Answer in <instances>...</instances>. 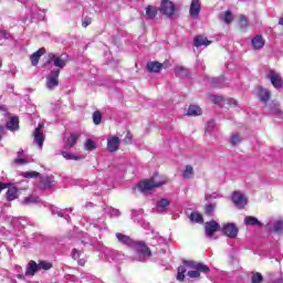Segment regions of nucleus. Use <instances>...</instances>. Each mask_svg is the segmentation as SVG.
Masks as SVG:
<instances>
[{"label": "nucleus", "instance_id": "nucleus-1", "mask_svg": "<svg viewBox=\"0 0 283 283\" xmlns=\"http://www.w3.org/2000/svg\"><path fill=\"white\" fill-rule=\"evenodd\" d=\"M187 268L191 269L190 271H188V277H190L191 280L200 277L201 273H211V269H209V265L202 262L184 261V265H180L177 269L178 282H185V273H187Z\"/></svg>", "mask_w": 283, "mask_h": 283}, {"label": "nucleus", "instance_id": "nucleus-2", "mask_svg": "<svg viewBox=\"0 0 283 283\" xmlns=\"http://www.w3.org/2000/svg\"><path fill=\"white\" fill-rule=\"evenodd\" d=\"M165 182L166 181H156V179L150 178L137 184V189L140 191V193H149V191H154V189H158V187H163Z\"/></svg>", "mask_w": 283, "mask_h": 283}, {"label": "nucleus", "instance_id": "nucleus-3", "mask_svg": "<svg viewBox=\"0 0 283 283\" xmlns=\"http://www.w3.org/2000/svg\"><path fill=\"white\" fill-rule=\"evenodd\" d=\"M158 10L160 14H164L165 17H174V14H176V6L171 0H161Z\"/></svg>", "mask_w": 283, "mask_h": 283}, {"label": "nucleus", "instance_id": "nucleus-4", "mask_svg": "<svg viewBox=\"0 0 283 283\" xmlns=\"http://www.w3.org/2000/svg\"><path fill=\"white\" fill-rule=\"evenodd\" d=\"M133 248L138 255H144V258H151V249H149V247H147V243H145L144 241H135L133 243Z\"/></svg>", "mask_w": 283, "mask_h": 283}, {"label": "nucleus", "instance_id": "nucleus-5", "mask_svg": "<svg viewBox=\"0 0 283 283\" xmlns=\"http://www.w3.org/2000/svg\"><path fill=\"white\" fill-rule=\"evenodd\" d=\"M61 74V71L53 70L51 71L50 75L46 77V87L48 90H54V87H59V76Z\"/></svg>", "mask_w": 283, "mask_h": 283}, {"label": "nucleus", "instance_id": "nucleus-6", "mask_svg": "<svg viewBox=\"0 0 283 283\" xmlns=\"http://www.w3.org/2000/svg\"><path fill=\"white\" fill-rule=\"evenodd\" d=\"M205 231L207 238H213V235L220 231V223L216 220H211L205 223Z\"/></svg>", "mask_w": 283, "mask_h": 283}, {"label": "nucleus", "instance_id": "nucleus-7", "mask_svg": "<svg viewBox=\"0 0 283 283\" xmlns=\"http://www.w3.org/2000/svg\"><path fill=\"white\" fill-rule=\"evenodd\" d=\"M232 202L238 209H244V207H247L248 199L243 193L234 191L232 193Z\"/></svg>", "mask_w": 283, "mask_h": 283}, {"label": "nucleus", "instance_id": "nucleus-8", "mask_svg": "<svg viewBox=\"0 0 283 283\" xmlns=\"http://www.w3.org/2000/svg\"><path fill=\"white\" fill-rule=\"evenodd\" d=\"M48 65H53L55 67H60V70H63V67H65L67 65V60H63L56 55H54V53H50L49 54V60L46 61Z\"/></svg>", "mask_w": 283, "mask_h": 283}, {"label": "nucleus", "instance_id": "nucleus-9", "mask_svg": "<svg viewBox=\"0 0 283 283\" xmlns=\"http://www.w3.org/2000/svg\"><path fill=\"white\" fill-rule=\"evenodd\" d=\"M43 124H39L33 133L34 143L41 148H43V143H45V135L43 134Z\"/></svg>", "mask_w": 283, "mask_h": 283}, {"label": "nucleus", "instance_id": "nucleus-10", "mask_svg": "<svg viewBox=\"0 0 283 283\" xmlns=\"http://www.w3.org/2000/svg\"><path fill=\"white\" fill-rule=\"evenodd\" d=\"M202 10V3L200 0H191L189 14L192 19H198L200 17V11Z\"/></svg>", "mask_w": 283, "mask_h": 283}, {"label": "nucleus", "instance_id": "nucleus-11", "mask_svg": "<svg viewBox=\"0 0 283 283\" xmlns=\"http://www.w3.org/2000/svg\"><path fill=\"white\" fill-rule=\"evenodd\" d=\"M223 235L231 238L232 240L238 238V227L234 223H227L222 228Z\"/></svg>", "mask_w": 283, "mask_h": 283}, {"label": "nucleus", "instance_id": "nucleus-12", "mask_svg": "<svg viewBox=\"0 0 283 283\" xmlns=\"http://www.w3.org/2000/svg\"><path fill=\"white\" fill-rule=\"evenodd\" d=\"M106 147L111 154H115L120 148V138L118 136L108 138Z\"/></svg>", "mask_w": 283, "mask_h": 283}, {"label": "nucleus", "instance_id": "nucleus-13", "mask_svg": "<svg viewBox=\"0 0 283 283\" xmlns=\"http://www.w3.org/2000/svg\"><path fill=\"white\" fill-rule=\"evenodd\" d=\"M269 78H270L273 87H275L276 90H280V87L283 86V80L273 70H270Z\"/></svg>", "mask_w": 283, "mask_h": 283}, {"label": "nucleus", "instance_id": "nucleus-14", "mask_svg": "<svg viewBox=\"0 0 283 283\" xmlns=\"http://www.w3.org/2000/svg\"><path fill=\"white\" fill-rule=\"evenodd\" d=\"M6 192L7 202H12L13 200H17L19 198V188L14 186H8Z\"/></svg>", "mask_w": 283, "mask_h": 283}, {"label": "nucleus", "instance_id": "nucleus-15", "mask_svg": "<svg viewBox=\"0 0 283 283\" xmlns=\"http://www.w3.org/2000/svg\"><path fill=\"white\" fill-rule=\"evenodd\" d=\"M39 271V264L36 263V261L31 260L28 263L27 270L24 272V275L27 277H34V275H36V272Z\"/></svg>", "mask_w": 283, "mask_h": 283}, {"label": "nucleus", "instance_id": "nucleus-16", "mask_svg": "<svg viewBox=\"0 0 283 283\" xmlns=\"http://www.w3.org/2000/svg\"><path fill=\"white\" fill-rule=\"evenodd\" d=\"M43 54H45V48H41L30 55L31 65H33V67L39 65V61H41V56H43Z\"/></svg>", "mask_w": 283, "mask_h": 283}, {"label": "nucleus", "instance_id": "nucleus-17", "mask_svg": "<svg viewBox=\"0 0 283 283\" xmlns=\"http://www.w3.org/2000/svg\"><path fill=\"white\" fill-rule=\"evenodd\" d=\"M163 67H164L163 63H160L158 61L148 62L146 65V70H148L149 72H151L154 74L160 73Z\"/></svg>", "mask_w": 283, "mask_h": 283}, {"label": "nucleus", "instance_id": "nucleus-18", "mask_svg": "<svg viewBox=\"0 0 283 283\" xmlns=\"http://www.w3.org/2000/svg\"><path fill=\"white\" fill-rule=\"evenodd\" d=\"M6 127L9 132H17L19 129V116L9 117V120L6 123Z\"/></svg>", "mask_w": 283, "mask_h": 283}, {"label": "nucleus", "instance_id": "nucleus-19", "mask_svg": "<svg viewBox=\"0 0 283 283\" xmlns=\"http://www.w3.org/2000/svg\"><path fill=\"white\" fill-rule=\"evenodd\" d=\"M258 96L261 103H264L266 105V103L271 101V91H269L268 88L260 87L258 92Z\"/></svg>", "mask_w": 283, "mask_h": 283}, {"label": "nucleus", "instance_id": "nucleus-20", "mask_svg": "<svg viewBox=\"0 0 283 283\" xmlns=\"http://www.w3.org/2000/svg\"><path fill=\"white\" fill-rule=\"evenodd\" d=\"M252 48L253 50H262V48H264L266 41L264 40V38L262 35H255L252 41Z\"/></svg>", "mask_w": 283, "mask_h": 283}, {"label": "nucleus", "instance_id": "nucleus-21", "mask_svg": "<svg viewBox=\"0 0 283 283\" xmlns=\"http://www.w3.org/2000/svg\"><path fill=\"white\" fill-rule=\"evenodd\" d=\"M170 206H171V201H169V199H167V198H161L156 203L157 211L159 213H165V211H167V207H170Z\"/></svg>", "mask_w": 283, "mask_h": 283}, {"label": "nucleus", "instance_id": "nucleus-22", "mask_svg": "<svg viewBox=\"0 0 283 283\" xmlns=\"http://www.w3.org/2000/svg\"><path fill=\"white\" fill-rule=\"evenodd\" d=\"M193 45L195 48H201V45H205L207 48L208 45H211V41H209L207 36L197 35L193 39Z\"/></svg>", "mask_w": 283, "mask_h": 283}, {"label": "nucleus", "instance_id": "nucleus-23", "mask_svg": "<svg viewBox=\"0 0 283 283\" xmlns=\"http://www.w3.org/2000/svg\"><path fill=\"white\" fill-rule=\"evenodd\" d=\"M116 238L119 242H122V244H126V247H134L135 241H133L128 235L117 232Z\"/></svg>", "mask_w": 283, "mask_h": 283}, {"label": "nucleus", "instance_id": "nucleus-24", "mask_svg": "<svg viewBox=\"0 0 283 283\" xmlns=\"http://www.w3.org/2000/svg\"><path fill=\"white\" fill-rule=\"evenodd\" d=\"M201 115H202V108H200V106L198 105H190L186 113V116H201Z\"/></svg>", "mask_w": 283, "mask_h": 283}, {"label": "nucleus", "instance_id": "nucleus-25", "mask_svg": "<svg viewBox=\"0 0 283 283\" xmlns=\"http://www.w3.org/2000/svg\"><path fill=\"white\" fill-rule=\"evenodd\" d=\"M40 182L42 185V189H52L54 178L51 176L40 177Z\"/></svg>", "mask_w": 283, "mask_h": 283}, {"label": "nucleus", "instance_id": "nucleus-26", "mask_svg": "<svg viewBox=\"0 0 283 283\" xmlns=\"http://www.w3.org/2000/svg\"><path fill=\"white\" fill-rule=\"evenodd\" d=\"M244 224H247L248 227H262V223L260 222V220H258V218L253 216L245 217Z\"/></svg>", "mask_w": 283, "mask_h": 283}, {"label": "nucleus", "instance_id": "nucleus-27", "mask_svg": "<svg viewBox=\"0 0 283 283\" xmlns=\"http://www.w3.org/2000/svg\"><path fill=\"white\" fill-rule=\"evenodd\" d=\"M78 138H81V135H78L76 133H71L70 137L66 140L67 147H70V149H72V147H74L76 145V143H78Z\"/></svg>", "mask_w": 283, "mask_h": 283}, {"label": "nucleus", "instance_id": "nucleus-28", "mask_svg": "<svg viewBox=\"0 0 283 283\" xmlns=\"http://www.w3.org/2000/svg\"><path fill=\"white\" fill-rule=\"evenodd\" d=\"M175 74L179 78H186L187 76H189V70L184 66H177L175 69Z\"/></svg>", "mask_w": 283, "mask_h": 283}, {"label": "nucleus", "instance_id": "nucleus-29", "mask_svg": "<svg viewBox=\"0 0 283 283\" xmlns=\"http://www.w3.org/2000/svg\"><path fill=\"white\" fill-rule=\"evenodd\" d=\"M158 15V9H156V7L154 6H148L146 8V17L150 20L156 19V17Z\"/></svg>", "mask_w": 283, "mask_h": 283}, {"label": "nucleus", "instance_id": "nucleus-30", "mask_svg": "<svg viewBox=\"0 0 283 283\" xmlns=\"http://www.w3.org/2000/svg\"><path fill=\"white\" fill-rule=\"evenodd\" d=\"M190 222H197V224H202L205 219L200 214V212H191L189 216Z\"/></svg>", "mask_w": 283, "mask_h": 283}, {"label": "nucleus", "instance_id": "nucleus-31", "mask_svg": "<svg viewBox=\"0 0 283 283\" xmlns=\"http://www.w3.org/2000/svg\"><path fill=\"white\" fill-rule=\"evenodd\" d=\"M182 177L186 180H190V178H193V166L187 165L186 169L182 171Z\"/></svg>", "mask_w": 283, "mask_h": 283}, {"label": "nucleus", "instance_id": "nucleus-32", "mask_svg": "<svg viewBox=\"0 0 283 283\" xmlns=\"http://www.w3.org/2000/svg\"><path fill=\"white\" fill-rule=\"evenodd\" d=\"M52 263L49 261H40L38 263V269L39 271H50V269H52Z\"/></svg>", "mask_w": 283, "mask_h": 283}, {"label": "nucleus", "instance_id": "nucleus-33", "mask_svg": "<svg viewBox=\"0 0 283 283\" xmlns=\"http://www.w3.org/2000/svg\"><path fill=\"white\" fill-rule=\"evenodd\" d=\"M240 143H242L240 134L233 133L230 137V144L232 145V147H235V145H240Z\"/></svg>", "mask_w": 283, "mask_h": 283}, {"label": "nucleus", "instance_id": "nucleus-34", "mask_svg": "<svg viewBox=\"0 0 283 283\" xmlns=\"http://www.w3.org/2000/svg\"><path fill=\"white\" fill-rule=\"evenodd\" d=\"M274 233H283V220L279 219L273 223Z\"/></svg>", "mask_w": 283, "mask_h": 283}, {"label": "nucleus", "instance_id": "nucleus-35", "mask_svg": "<svg viewBox=\"0 0 283 283\" xmlns=\"http://www.w3.org/2000/svg\"><path fill=\"white\" fill-rule=\"evenodd\" d=\"M263 282H264V276H262V273L260 272L252 273L251 283H263Z\"/></svg>", "mask_w": 283, "mask_h": 283}, {"label": "nucleus", "instance_id": "nucleus-36", "mask_svg": "<svg viewBox=\"0 0 283 283\" xmlns=\"http://www.w3.org/2000/svg\"><path fill=\"white\" fill-rule=\"evenodd\" d=\"M247 28H249V19H247L244 15H241L239 18V29L247 30Z\"/></svg>", "mask_w": 283, "mask_h": 283}, {"label": "nucleus", "instance_id": "nucleus-37", "mask_svg": "<svg viewBox=\"0 0 283 283\" xmlns=\"http://www.w3.org/2000/svg\"><path fill=\"white\" fill-rule=\"evenodd\" d=\"M103 120V114L101 113V111H95L93 113V123L94 125H99Z\"/></svg>", "mask_w": 283, "mask_h": 283}, {"label": "nucleus", "instance_id": "nucleus-38", "mask_svg": "<svg viewBox=\"0 0 283 283\" xmlns=\"http://www.w3.org/2000/svg\"><path fill=\"white\" fill-rule=\"evenodd\" d=\"M213 211H216V203H207L205 207L206 216H213Z\"/></svg>", "mask_w": 283, "mask_h": 283}, {"label": "nucleus", "instance_id": "nucleus-39", "mask_svg": "<svg viewBox=\"0 0 283 283\" xmlns=\"http://www.w3.org/2000/svg\"><path fill=\"white\" fill-rule=\"evenodd\" d=\"M85 149L86 151H94V149H96V143H94L92 139H86Z\"/></svg>", "mask_w": 283, "mask_h": 283}, {"label": "nucleus", "instance_id": "nucleus-40", "mask_svg": "<svg viewBox=\"0 0 283 283\" xmlns=\"http://www.w3.org/2000/svg\"><path fill=\"white\" fill-rule=\"evenodd\" d=\"M223 21H224V23H227L229 25V23H231L233 21V13H231V11H226Z\"/></svg>", "mask_w": 283, "mask_h": 283}, {"label": "nucleus", "instance_id": "nucleus-41", "mask_svg": "<svg viewBox=\"0 0 283 283\" xmlns=\"http://www.w3.org/2000/svg\"><path fill=\"white\" fill-rule=\"evenodd\" d=\"M62 156H63V158H65V160H78V157H76L67 151H62Z\"/></svg>", "mask_w": 283, "mask_h": 283}, {"label": "nucleus", "instance_id": "nucleus-42", "mask_svg": "<svg viewBox=\"0 0 283 283\" xmlns=\"http://www.w3.org/2000/svg\"><path fill=\"white\" fill-rule=\"evenodd\" d=\"M38 176H41V174L38 172V171H27V172H23V177L24 178H38Z\"/></svg>", "mask_w": 283, "mask_h": 283}, {"label": "nucleus", "instance_id": "nucleus-43", "mask_svg": "<svg viewBox=\"0 0 283 283\" xmlns=\"http://www.w3.org/2000/svg\"><path fill=\"white\" fill-rule=\"evenodd\" d=\"M33 202H36V198H34L33 196H29V197H25L23 200H22V205H32Z\"/></svg>", "mask_w": 283, "mask_h": 283}, {"label": "nucleus", "instance_id": "nucleus-44", "mask_svg": "<svg viewBox=\"0 0 283 283\" xmlns=\"http://www.w3.org/2000/svg\"><path fill=\"white\" fill-rule=\"evenodd\" d=\"M10 39V33L6 30L0 29V41H8Z\"/></svg>", "mask_w": 283, "mask_h": 283}, {"label": "nucleus", "instance_id": "nucleus-45", "mask_svg": "<svg viewBox=\"0 0 283 283\" xmlns=\"http://www.w3.org/2000/svg\"><path fill=\"white\" fill-rule=\"evenodd\" d=\"M211 101L212 103H214L216 105H219V103H222V101H224L221 96L218 95H211Z\"/></svg>", "mask_w": 283, "mask_h": 283}, {"label": "nucleus", "instance_id": "nucleus-46", "mask_svg": "<svg viewBox=\"0 0 283 283\" xmlns=\"http://www.w3.org/2000/svg\"><path fill=\"white\" fill-rule=\"evenodd\" d=\"M276 107H280V104H271L270 105V109H272V112H274V114H281L282 112L280 111V108H276Z\"/></svg>", "mask_w": 283, "mask_h": 283}, {"label": "nucleus", "instance_id": "nucleus-47", "mask_svg": "<svg viewBox=\"0 0 283 283\" xmlns=\"http://www.w3.org/2000/svg\"><path fill=\"white\" fill-rule=\"evenodd\" d=\"M81 255V252L77 249H73L71 252V256L73 260H78V256Z\"/></svg>", "mask_w": 283, "mask_h": 283}, {"label": "nucleus", "instance_id": "nucleus-48", "mask_svg": "<svg viewBox=\"0 0 283 283\" xmlns=\"http://www.w3.org/2000/svg\"><path fill=\"white\" fill-rule=\"evenodd\" d=\"M28 161L25 160V158H15L14 159V165H27Z\"/></svg>", "mask_w": 283, "mask_h": 283}, {"label": "nucleus", "instance_id": "nucleus-49", "mask_svg": "<svg viewBox=\"0 0 283 283\" xmlns=\"http://www.w3.org/2000/svg\"><path fill=\"white\" fill-rule=\"evenodd\" d=\"M91 23H92V20L85 18V19L83 20V22H82V27H83V28H87V25H90Z\"/></svg>", "mask_w": 283, "mask_h": 283}, {"label": "nucleus", "instance_id": "nucleus-50", "mask_svg": "<svg viewBox=\"0 0 283 283\" xmlns=\"http://www.w3.org/2000/svg\"><path fill=\"white\" fill-rule=\"evenodd\" d=\"M228 105L232 106V107H235L238 105V101L231 98L228 101Z\"/></svg>", "mask_w": 283, "mask_h": 283}, {"label": "nucleus", "instance_id": "nucleus-51", "mask_svg": "<svg viewBox=\"0 0 283 283\" xmlns=\"http://www.w3.org/2000/svg\"><path fill=\"white\" fill-rule=\"evenodd\" d=\"M125 140H126L127 143H132V133L128 132V133L126 134Z\"/></svg>", "mask_w": 283, "mask_h": 283}, {"label": "nucleus", "instance_id": "nucleus-52", "mask_svg": "<svg viewBox=\"0 0 283 283\" xmlns=\"http://www.w3.org/2000/svg\"><path fill=\"white\" fill-rule=\"evenodd\" d=\"M0 112H3L4 116H8V108L0 106Z\"/></svg>", "mask_w": 283, "mask_h": 283}, {"label": "nucleus", "instance_id": "nucleus-53", "mask_svg": "<svg viewBox=\"0 0 283 283\" xmlns=\"http://www.w3.org/2000/svg\"><path fill=\"white\" fill-rule=\"evenodd\" d=\"M6 127L0 125V140L1 138H3V132H4Z\"/></svg>", "mask_w": 283, "mask_h": 283}, {"label": "nucleus", "instance_id": "nucleus-54", "mask_svg": "<svg viewBox=\"0 0 283 283\" xmlns=\"http://www.w3.org/2000/svg\"><path fill=\"white\" fill-rule=\"evenodd\" d=\"M274 283H283V277L277 279L276 281H274Z\"/></svg>", "mask_w": 283, "mask_h": 283}, {"label": "nucleus", "instance_id": "nucleus-55", "mask_svg": "<svg viewBox=\"0 0 283 283\" xmlns=\"http://www.w3.org/2000/svg\"><path fill=\"white\" fill-rule=\"evenodd\" d=\"M80 264H81V266H84V263H81V262H80Z\"/></svg>", "mask_w": 283, "mask_h": 283}, {"label": "nucleus", "instance_id": "nucleus-56", "mask_svg": "<svg viewBox=\"0 0 283 283\" xmlns=\"http://www.w3.org/2000/svg\"><path fill=\"white\" fill-rule=\"evenodd\" d=\"M1 65H2V64H1V60H0V67H1Z\"/></svg>", "mask_w": 283, "mask_h": 283}]
</instances>
